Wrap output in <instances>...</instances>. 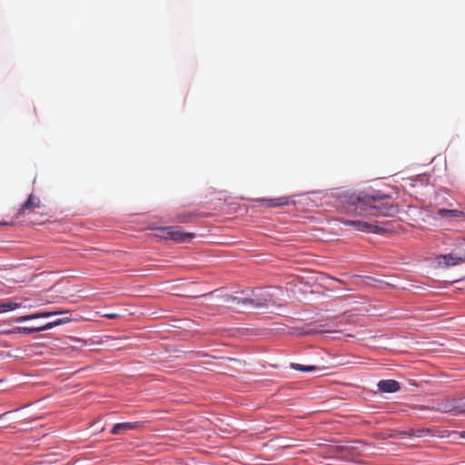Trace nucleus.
Returning <instances> with one entry per match:
<instances>
[{
	"label": "nucleus",
	"mask_w": 465,
	"mask_h": 465,
	"mask_svg": "<svg viewBox=\"0 0 465 465\" xmlns=\"http://www.w3.org/2000/svg\"><path fill=\"white\" fill-rule=\"evenodd\" d=\"M297 205L307 207L327 206L341 212H359L378 217H392L399 213L398 204L390 203L391 194L369 188L365 191L351 192L343 188L331 190H312L294 194Z\"/></svg>",
	"instance_id": "1"
},
{
	"label": "nucleus",
	"mask_w": 465,
	"mask_h": 465,
	"mask_svg": "<svg viewBox=\"0 0 465 465\" xmlns=\"http://www.w3.org/2000/svg\"><path fill=\"white\" fill-rule=\"evenodd\" d=\"M241 293L246 295V310H268L275 303L268 288L245 289Z\"/></svg>",
	"instance_id": "2"
},
{
	"label": "nucleus",
	"mask_w": 465,
	"mask_h": 465,
	"mask_svg": "<svg viewBox=\"0 0 465 465\" xmlns=\"http://www.w3.org/2000/svg\"><path fill=\"white\" fill-rule=\"evenodd\" d=\"M157 230L163 233V238L179 243L190 242L195 237V233L183 232L179 226L158 227Z\"/></svg>",
	"instance_id": "3"
},
{
	"label": "nucleus",
	"mask_w": 465,
	"mask_h": 465,
	"mask_svg": "<svg viewBox=\"0 0 465 465\" xmlns=\"http://www.w3.org/2000/svg\"><path fill=\"white\" fill-rule=\"evenodd\" d=\"M199 298H204V299L217 298V299L222 300L224 302L234 303V304L238 305L241 309L246 310V302H247L246 295L242 294L241 292H237L236 295L222 294V290L216 289L213 292H207V293H204V294L199 296Z\"/></svg>",
	"instance_id": "4"
},
{
	"label": "nucleus",
	"mask_w": 465,
	"mask_h": 465,
	"mask_svg": "<svg viewBox=\"0 0 465 465\" xmlns=\"http://www.w3.org/2000/svg\"><path fill=\"white\" fill-rule=\"evenodd\" d=\"M346 225L352 226L356 228L358 231L365 232H373L380 233L383 232V229L378 224L370 223L368 222L354 219V220H347L344 222Z\"/></svg>",
	"instance_id": "5"
},
{
	"label": "nucleus",
	"mask_w": 465,
	"mask_h": 465,
	"mask_svg": "<svg viewBox=\"0 0 465 465\" xmlns=\"http://www.w3.org/2000/svg\"><path fill=\"white\" fill-rule=\"evenodd\" d=\"M465 261L464 255H457L452 252L437 256L436 262L440 267H450L458 265Z\"/></svg>",
	"instance_id": "6"
},
{
	"label": "nucleus",
	"mask_w": 465,
	"mask_h": 465,
	"mask_svg": "<svg viewBox=\"0 0 465 465\" xmlns=\"http://www.w3.org/2000/svg\"><path fill=\"white\" fill-rule=\"evenodd\" d=\"M292 196H282L276 198H260L257 201L262 203L266 207H282L286 205L297 206L295 200H291Z\"/></svg>",
	"instance_id": "7"
},
{
	"label": "nucleus",
	"mask_w": 465,
	"mask_h": 465,
	"mask_svg": "<svg viewBox=\"0 0 465 465\" xmlns=\"http://www.w3.org/2000/svg\"><path fill=\"white\" fill-rule=\"evenodd\" d=\"M143 425L142 421H131V422H118L115 423L110 430V432L114 435L124 434L129 430H134L141 428Z\"/></svg>",
	"instance_id": "8"
},
{
	"label": "nucleus",
	"mask_w": 465,
	"mask_h": 465,
	"mask_svg": "<svg viewBox=\"0 0 465 465\" xmlns=\"http://www.w3.org/2000/svg\"><path fill=\"white\" fill-rule=\"evenodd\" d=\"M377 389L381 393H395L401 390V384L392 379L381 380L377 383Z\"/></svg>",
	"instance_id": "9"
},
{
	"label": "nucleus",
	"mask_w": 465,
	"mask_h": 465,
	"mask_svg": "<svg viewBox=\"0 0 465 465\" xmlns=\"http://www.w3.org/2000/svg\"><path fill=\"white\" fill-rule=\"evenodd\" d=\"M455 400H448L441 402H437L435 404H432L430 407V411H440L444 413H451L453 415H456V409H455Z\"/></svg>",
	"instance_id": "10"
},
{
	"label": "nucleus",
	"mask_w": 465,
	"mask_h": 465,
	"mask_svg": "<svg viewBox=\"0 0 465 465\" xmlns=\"http://www.w3.org/2000/svg\"><path fill=\"white\" fill-rule=\"evenodd\" d=\"M199 217L200 213L197 211H183L175 215L173 222L179 223H189L194 222Z\"/></svg>",
	"instance_id": "11"
},
{
	"label": "nucleus",
	"mask_w": 465,
	"mask_h": 465,
	"mask_svg": "<svg viewBox=\"0 0 465 465\" xmlns=\"http://www.w3.org/2000/svg\"><path fill=\"white\" fill-rule=\"evenodd\" d=\"M35 332H40L38 326L32 327H14L10 330L4 331V334L11 335V334H24V335H31Z\"/></svg>",
	"instance_id": "12"
},
{
	"label": "nucleus",
	"mask_w": 465,
	"mask_h": 465,
	"mask_svg": "<svg viewBox=\"0 0 465 465\" xmlns=\"http://www.w3.org/2000/svg\"><path fill=\"white\" fill-rule=\"evenodd\" d=\"M40 201L37 197H35L33 194H30L27 200L21 205L16 215H24L26 210L37 207Z\"/></svg>",
	"instance_id": "13"
},
{
	"label": "nucleus",
	"mask_w": 465,
	"mask_h": 465,
	"mask_svg": "<svg viewBox=\"0 0 465 465\" xmlns=\"http://www.w3.org/2000/svg\"><path fill=\"white\" fill-rule=\"evenodd\" d=\"M431 405H414L412 406V414L420 419L428 418V412L430 411Z\"/></svg>",
	"instance_id": "14"
},
{
	"label": "nucleus",
	"mask_w": 465,
	"mask_h": 465,
	"mask_svg": "<svg viewBox=\"0 0 465 465\" xmlns=\"http://www.w3.org/2000/svg\"><path fill=\"white\" fill-rule=\"evenodd\" d=\"M290 368L294 371H304V372H312L319 370L320 368L316 365H303L300 363L292 362L290 363Z\"/></svg>",
	"instance_id": "15"
},
{
	"label": "nucleus",
	"mask_w": 465,
	"mask_h": 465,
	"mask_svg": "<svg viewBox=\"0 0 465 465\" xmlns=\"http://www.w3.org/2000/svg\"><path fill=\"white\" fill-rule=\"evenodd\" d=\"M438 215L440 218H450V217H459L461 214V212L456 209H445L441 208L438 210Z\"/></svg>",
	"instance_id": "16"
},
{
	"label": "nucleus",
	"mask_w": 465,
	"mask_h": 465,
	"mask_svg": "<svg viewBox=\"0 0 465 465\" xmlns=\"http://www.w3.org/2000/svg\"><path fill=\"white\" fill-rule=\"evenodd\" d=\"M19 307L20 303L12 301L0 302V313L15 311Z\"/></svg>",
	"instance_id": "17"
},
{
	"label": "nucleus",
	"mask_w": 465,
	"mask_h": 465,
	"mask_svg": "<svg viewBox=\"0 0 465 465\" xmlns=\"http://www.w3.org/2000/svg\"><path fill=\"white\" fill-rule=\"evenodd\" d=\"M455 400L456 415L465 413V397Z\"/></svg>",
	"instance_id": "18"
},
{
	"label": "nucleus",
	"mask_w": 465,
	"mask_h": 465,
	"mask_svg": "<svg viewBox=\"0 0 465 465\" xmlns=\"http://www.w3.org/2000/svg\"><path fill=\"white\" fill-rule=\"evenodd\" d=\"M60 325H61L60 321L58 319H56L54 321L48 322L45 324L39 325L38 327H39L40 331H44L51 330L54 327L60 326Z\"/></svg>",
	"instance_id": "19"
},
{
	"label": "nucleus",
	"mask_w": 465,
	"mask_h": 465,
	"mask_svg": "<svg viewBox=\"0 0 465 465\" xmlns=\"http://www.w3.org/2000/svg\"><path fill=\"white\" fill-rule=\"evenodd\" d=\"M64 313H69V311H61V310H54V311H44L41 312L42 318H50L55 315H61Z\"/></svg>",
	"instance_id": "20"
},
{
	"label": "nucleus",
	"mask_w": 465,
	"mask_h": 465,
	"mask_svg": "<svg viewBox=\"0 0 465 465\" xmlns=\"http://www.w3.org/2000/svg\"><path fill=\"white\" fill-rule=\"evenodd\" d=\"M430 433V431L429 429H417L411 430V436L417 438L424 437L426 435H429Z\"/></svg>",
	"instance_id": "21"
},
{
	"label": "nucleus",
	"mask_w": 465,
	"mask_h": 465,
	"mask_svg": "<svg viewBox=\"0 0 465 465\" xmlns=\"http://www.w3.org/2000/svg\"><path fill=\"white\" fill-rule=\"evenodd\" d=\"M28 321H31V320H30V315H29V314H26V315H23V316L16 317V318H14V319L9 320V321H8V324H12V323H23V322H28Z\"/></svg>",
	"instance_id": "22"
},
{
	"label": "nucleus",
	"mask_w": 465,
	"mask_h": 465,
	"mask_svg": "<svg viewBox=\"0 0 465 465\" xmlns=\"http://www.w3.org/2000/svg\"><path fill=\"white\" fill-rule=\"evenodd\" d=\"M343 446H328L326 451L331 454H340L344 450Z\"/></svg>",
	"instance_id": "23"
},
{
	"label": "nucleus",
	"mask_w": 465,
	"mask_h": 465,
	"mask_svg": "<svg viewBox=\"0 0 465 465\" xmlns=\"http://www.w3.org/2000/svg\"><path fill=\"white\" fill-rule=\"evenodd\" d=\"M397 435L401 439H403V438H406V437H412L411 436V431L409 432V431H406V430H400V431L397 432Z\"/></svg>",
	"instance_id": "24"
},
{
	"label": "nucleus",
	"mask_w": 465,
	"mask_h": 465,
	"mask_svg": "<svg viewBox=\"0 0 465 465\" xmlns=\"http://www.w3.org/2000/svg\"><path fill=\"white\" fill-rule=\"evenodd\" d=\"M58 320L60 321L61 325L68 323L73 321V319L70 317H62L58 318Z\"/></svg>",
	"instance_id": "25"
},
{
	"label": "nucleus",
	"mask_w": 465,
	"mask_h": 465,
	"mask_svg": "<svg viewBox=\"0 0 465 465\" xmlns=\"http://www.w3.org/2000/svg\"><path fill=\"white\" fill-rule=\"evenodd\" d=\"M30 320H35V319H39V318H42L41 316V312H34V313H30Z\"/></svg>",
	"instance_id": "26"
},
{
	"label": "nucleus",
	"mask_w": 465,
	"mask_h": 465,
	"mask_svg": "<svg viewBox=\"0 0 465 465\" xmlns=\"http://www.w3.org/2000/svg\"><path fill=\"white\" fill-rule=\"evenodd\" d=\"M18 411V409H16V410H15V411H5V413L0 414V420H1L3 417L6 416L7 414H9V413H11V412H13V411Z\"/></svg>",
	"instance_id": "27"
},
{
	"label": "nucleus",
	"mask_w": 465,
	"mask_h": 465,
	"mask_svg": "<svg viewBox=\"0 0 465 465\" xmlns=\"http://www.w3.org/2000/svg\"><path fill=\"white\" fill-rule=\"evenodd\" d=\"M107 318L109 319H114L115 318L117 315L115 313H108L105 315Z\"/></svg>",
	"instance_id": "28"
},
{
	"label": "nucleus",
	"mask_w": 465,
	"mask_h": 465,
	"mask_svg": "<svg viewBox=\"0 0 465 465\" xmlns=\"http://www.w3.org/2000/svg\"><path fill=\"white\" fill-rule=\"evenodd\" d=\"M460 437L461 439H465V430H462V431L460 432Z\"/></svg>",
	"instance_id": "29"
},
{
	"label": "nucleus",
	"mask_w": 465,
	"mask_h": 465,
	"mask_svg": "<svg viewBox=\"0 0 465 465\" xmlns=\"http://www.w3.org/2000/svg\"><path fill=\"white\" fill-rule=\"evenodd\" d=\"M464 244H465V238H464Z\"/></svg>",
	"instance_id": "30"
}]
</instances>
